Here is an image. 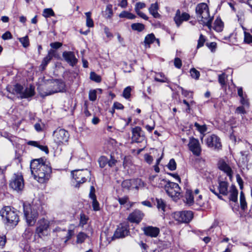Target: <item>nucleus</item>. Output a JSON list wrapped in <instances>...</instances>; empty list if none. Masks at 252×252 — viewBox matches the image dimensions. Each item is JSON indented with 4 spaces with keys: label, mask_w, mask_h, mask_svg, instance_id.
<instances>
[{
    "label": "nucleus",
    "mask_w": 252,
    "mask_h": 252,
    "mask_svg": "<svg viewBox=\"0 0 252 252\" xmlns=\"http://www.w3.org/2000/svg\"><path fill=\"white\" fill-rule=\"evenodd\" d=\"M39 207L32 203L24 204V212L27 222L29 225H33L38 217Z\"/></svg>",
    "instance_id": "obj_5"
},
{
    "label": "nucleus",
    "mask_w": 252,
    "mask_h": 252,
    "mask_svg": "<svg viewBox=\"0 0 252 252\" xmlns=\"http://www.w3.org/2000/svg\"><path fill=\"white\" fill-rule=\"evenodd\" d=\"M43 16L45 18H48L51 16H54L55 13L51 8H45L43 11Z\"/></svg>",
    "instance_id": "obj_40"
},
{
    "label": "nucleus",
    "mask_w": 252,
    "mask_h": 252,
    "mask_svg": "<svg viewBox=\"0 0 252 252\" xmlns=\"http://www.w3.org/2000/svg\"><path fill=\"white\" fill-rule=\"evenodd\" d=\"M132 184H133V188H135L136 189H138L140 188L144 187V182L140 179H133Z\"/></svg>",
    "instance_id": "obj_37"
},
{
    "label": "nucleus",
    "mask_w": 252,
    "mask_h": 252,
    "mask_svg": "<svg viewBox=\"0 0 252 252\" xmlns=\"http://www.w3.org/2000/svg\"><path fill=\"white\" fill-rule=\"evenodd\" d=\"M185 203L189 206L193 205L194 203V196L190 190L187 189L185 194Z\"/></svg>",
    "instance_id": "obj_26"
},
{
    "label": "nucleus",
    "mask_w": 252,
    "mask_h": 252,
    "mask_svg": "<svg viewBox=\"0 0 252 252\" xmlns=\"http://www.w3.org/2000/svg\"><path fill=\"white\" fill-rule=\"evenodd\" d=\"M194 126L196 129L201 134L200 139L202 141L204 136L205 133L207 130V127L206 125H200L197 123H194Z\"/></svg>",
    "instance_id": "obj_27"
},
{
    "label": "nucleus",
    "mask_w": 252,
    "mask_h": 252,
    "mask_svg": "<svg viewBox=\"0 0 252 252\" xmlns=\"http://www.w3.org/2000/svg\"><path fill=\"white\" fill-rule=\"evenodd\" d=\"M144 233L151 237H156L159 233V229L151 226L146 227L143 229Z\"/></svg>",
    "instance_id": "obj_21"
},
{
    "label": "nucleus",
    "mask_w": 252,
    "mask_h": 252,
    "mask_svg": "<svg viewBox=\"0 0 252 252\" xmlns=\"http://www.w3.org/2000/svg\"><path fill=\"white\" fill-rule=\"evenodd\" d=\"M189 150L191 152L192 154L196 157L200 156L202 148L199 140L193 137H191L189 139L188 144Z\"/></svg>",
    "instance_id": "obj_10"
},
{
    "label": "nucleus",
    "mask_w": 252,
    "mask_h": 252,
    "mask_svg": "<svg viewBox=\"0 0 252 252\" xmlns=\"http://www.w3.org/2000/svg\"><path fill=\"white\" fill-rule=\"evenodd\" d=\"M206 41V38L202 34L200 35L199 38L198 40L197 48H199L204 45V44Z\"/></svg>",
    "instance_id": "obj_50"
},
{
    "label": "nucleus",
    "mask_w": 252,
    "mask_h": 252,
    "mask_svg": "<svg viewBox=\"0 0 252 252\" xmlns=\"http://www.w3.org/2000/svg\"><path fill=\"white\" fill-rule=\"evenodd\" d=\"M245 106H241L238 107L235 111V113L237 114H244L246 113V111L245 109Z\"/></svg>",
    "instance_id": "obj_58"
},
{
    "label": "nucleus",
    "mask_w": 252,
    "mask_h": 252,
    "mask_svg": "<svg viewBox=\"0 0 252 252\" xmlns=\"http://www.w3.org/2000/svg\"><path fill=\"white\" fill-rule=\"evenodd\" d=\"M24 88L20 84H17L14 86V90L16 93L17 94L20 95V96L21 97V95L22 94Z\"/></svg>",
    "instance_id": "obj_48"
},
{
    "label": "nucleus",
    "mask_w": 252,
    "mask_h": 252,
    "mask_svg": "<svg viewBox=\"0 0 252 252\" xmlns=\"http://www.w3.org/2000/svg\"><path fill=\"white\" fill-rule=\"evenodd\" d=\"M64 83L59 80H56L50 82L47 85L46 91L40 93L42 96L52 94L58 92H63L65 90Z\"/></svg>",
    "instance_id": "obj_6"
},
{
    "label": "nucleus",
    "mask_w": 252,
    "mask_h": 252,
    "mask_svg": "<svg viewBox=\"0 0 252 252\" xmlns=\"http://www.w3.org/2000/svg\"><path fill=\"white\" fill-rule=\"evenodd\" d=\"M2 38L4 40L9 39L12 38V35L9 32H6L2 34Z\"/></svg>",
    "instance_id": "obj_63"
},
{
    "label": "nucleus",
    "mask_w": 252,
    "mask_h": 252,
    "mask_svg": "<svg viewBox=\"0 0 252 252\" xmlns=\"http://www.w3.org/2000/svg\"><path fill=\"white\" fill-rule=\"evenodd\" d=\"M34 94V87L31 85L29 87L23 89L21 98H28L33 96Z\"/></svg>",
    "instance_id": "obj_25"
},
{
    "label": "nucleus",
    "mask_w": 252,
    "mask_h": 252,
    "mask_svg": "<svg viewBox=\"0 0 252 252\" xmlns=\"http://www.w3.org/2000/svg\"><path fill=\"white\" fill-rule=\"evenodd\" d=\"M156 37L153 33H150L146 36L144 39V44L146 48H149L150 44L154 42Z\"/></svg>",
    "instance_id": "obj_28"
},
{
    "label": "nucleus",
    "mask_w": 252,
    "mask_h": 252,
    "mask_svg": "<svg viewBox=\"0 0 252 252\" xmlns=\"http://www.w3.org/2000/svg\"><path fill=\"white\" fill-rule=\"evenodd\" d=\"M131 88L130 87H127L126 88L123 93V96L126 98H128L130 96Z\"/></svg>",
    "instance_id": "obj_54"
},
{
    "label": "nucleus",
    "mask_w": 252,
    "mask_h": 252,
    "mask_svg": "<svg viewBox=\"0 0 252 252\" xmlns=\"http://www.w3.org/2000/svg\"><path fill=\"white\" fill-rule=\"evenodd\" d=\"M73 178L77 183V185L75 186L76 187H78L80 184H82L86 182V177H88L90 174V172L87 170H76L71 172Z\"/></svg>",
    "instance_id": "obj_11"
},
{
    "label": "nucleus",
    "mask_w": 252,
    "mask_h": 252,
    "mask_svg": "<svg viewBox=\"0 0 252 252\" xmlns=\"http://www.w3.org/2000/svg\"><path fill=\"white\" fill-rule=\"evenodd\" d=\"M168 169L171 171L176 169V163L174 159H171L167 165Z\"/></svg>",
    "instance_id": "obj_53"
},
{
    "label": "nucleus",
    "mask_w": 252,
    "mask_h": 252,
    "mask_svg": "<svg viewBox=\"0 0 252 252\" xmlns=\"http://www.w3.org/2000/svg\"><path fill=\"white\" fill-rule=\"evenodd\" d=\"M119 17L121 18H126L128 19H134L135 18L136 16L129 12L123 11L119 14Z\"/></svg>",
    "instance_id": "obj_35"
},
{
    "label": "nucleus",
    "mask_w": 252,
    "mask_h": 252,
    "mask_svg": "<svg viewBox=\"0 0 252 252\" xmlns=\"http://www.w3.org/2000/svg\"><path fill=\"white\" fill-rule=\"evenodd\" d=\"M49 221L45 219L39 220L37 223L35 233L39 237L48 235L49 229Z\"/></svg>",
    "instance_id": "obj_9"
},
{
    "label": "nucleus",
    "mask_w": 252,
    "mask_h": 252,
    "mask_svg": "<svg viewBox=\"0 0 252 252\" xmlns=\"http://www.w3.org/2000/svg\"><path fill=\"white\" fill-rule=\"evenodd\" d=\"M244 42L247 44H252V35L245 31H244Z\"/></svg>",
    "instance_id": "obj_42"
},
{
    "label": "nucleus",
    "mask_w": 252,
    "mask_h": 252,
    "mask_svg": "<svg viewBox=\"0 0 252 252\" xmlns=\"http://www.w3.org/2000/svg\"><path fill=\"white\" fill-rule=\"evenodd\" d=\"M157 207L158 209H161V211H164L165 204L163 200L161 199H156Z\"/></svg>",
    "instance_id": "obj_44"
},
{
    "label": "nucleus",
    "mask_w": 252,
    "mask_h": 252,
    "mask_svg": "<svg viewBox=\"0 0 252 252\" xmlns=\"http://www.w3.org/2000/svg\"><path fill=\"white\" fill-rule=\"evenodd\" d=\"M226 77L225 73H222L221 74L219 75V82L221 85L222 87L225 85Z\"/></svg>",
    "instance_id": "obj_52"
},
{
    "label": "nucleus",
    "mask_w": 252,
    "mask_h": 252,
    "mask_svg": "<svg viewBox=\"0 0 252 252\" xmlns=\"http://www.w3.org/2000/svg\"><path fill=\"white\" fill-rule=\"evenodd\" d=\"M144 159L145 161L149 164H151L153 160L152 157L148 154H145L144 155Z\"/></svg>",
    "instance_id": "obj_64"
},
{
    "label": "nucleus",
    "mask_w": 252,
    "mask_h": 252,
    "mask_svg": "<svg viewBox=\"0 0 252 252\" xmlns=\"http://www.w3.org/2000/svg\"><path fill=\"white\" fill-rule=\"evenodd\" d=\"M205 143L208 147L214 149H219L221 147L220 138L215 134H212L207 137L205 139Z\"/></svg>",
    "instance_id": "obj_14"
},
{
    "label": "nucleus",
    "mask_w": 252,
    "mask_h": 252,
    "mask_svg": "<svg viewBox=\"0 0 252 252\" xmlns=\"http://www.w3.org/2000/svg\"><path fill=\"white\" fill-rule=\"evenodd\" d=\"M195 12L199 23L210 29L213 17L210 15L209 7L207 4L205 3L198 4L196 7Z\"/></svg>",
    "instance_id": "obj_2"
},
{
    "label": "nucleus",
    "mask_w": 252,
    "mask_h": 252,
    "mask_svg": "<svg viewBox=\"0 0 252 252\" xmlns=\"http://www.w3.org/2000/svg\"><path fill=\"white\" fill-rule=\"evenodd\" d=\"M230 200L236 202L237 201L238 190L234 186L232 185L230 187Z\"/></svg>",
    "instance_id": "obj_29"
},
{
    "label": "nucleus",
    "mask_w": 252,
    "mask_h": 252,
    "mask_svg": "<svg viewBox=\"0 0 252 252\" xmlns=\"http://www.w3.org/2000/svg\"><path fill=\"white\" fill-rule=\"evenodd\" d=\"M131 29L134 31L142 32L145 28V26L141 23H134L131 25Z\"/></svg>",
    "instance_id": "obj_38"
},
{
    "label": "nucleus",
    "mask_w": 252,
    "mask_h": 252,
    "mask_svg": "<svg viewBox=\"0 0 252 252\" xmlns=\"http://www.w3.org/2000/svg\"><path fill=\"white\" fill-rule=\"evenodd\" d=\"M182 61L180 59L176 58L174 60V65L178 68H180L182 66Z\"/></svg>",
    "instance_id": "obj_60"
},
{
    "label": "nucleus",
    "mask_w": 252,
    "mask_h": 252,
    "mask_svg": "<svg viewBox=\"0 0 252 252\" xmlns=\"http://www.w3.org/2000/svg\"><path fill=\"white\" fill-rule=\"evenodd\" d=\"M128 233L127 225L126 223H121L118 226L113 236V239L124 238L128 235Z\"/></svg>",
    "instance_id": "obj_15"
},
{
    "label": "nucleus",
    "mask_w": 252,
    "mask_h": 252,
    "mask_svg": "<svg viewBox=\"0 0 252 252\" xmlns=\"http://www.w3.org/2000/svg\"><path fill=\"white\" fill-rule=\"evenodd\" d=\"M194 203H195L199 207L204 206V202L202 200V196L201 195L198 196L197 198L196 199L195 202H194Z\"/></svg>",
    "instance_id": "obj_55"
},
{
    "label": "nucleus",
    "mask_w": 252,
    "mask_h": 252,
    "mask_svg": "<svg viewBox=\"0 0 252 252\" xmlns=\"http://www.w3.org/2000/svg\"><path fill=\"white\" fill-rule=\"evenodd\" d=\"M89 196L92 199L96 198L95 195V189L94 186H91L90 188Z\"/></svg>",
    "instance_id": "obj_61"
},
{
    "label": "nucleus",
    "mask_w": 252,
    "mask_h": 252,
    "mask_svg": "<svg viewBox=\"0 0 252 252\" xmlns=\"http://www.w3.org/2000/svg\"><path fill=\"white\" fill-rule=\"evenodd\" d=\"M228 184L227 182L219 181V185L217 186V189L214 186H212L210 188V190L211 192L220 198L219 193L223 195H226L228 194Z\"/></svg>",
    "instance_id": "obj_12"
},
{
    "label": "nucleus",
    "mask_w": 252,
    "mask_h": 252,
    "mask_svg": "<svg viewBox=\"0 0 252 252\" xmlns=\"http://www.w3.org/2000/svg\"><path fill=\"white\" fill-rule=\"evenodd\" d=\"M90 79L93 80V81H94L96 82H101V77L96 74L95 72H91V73H90Z\"/></svg>",
    "instance_id": "obj_46"
},
{
    "label": "nucleus",
    "mask_w": 252,
    "mask_h": 252,
    "mask_svg": "<svg viewBox=\"0 0 252 252\" xmlns=\"http://www.w3.org/2000/svg\"><path fill=\"white\" fill-rule=\"evenodd\" d=\"M55 51L54 50L51 49L48 51L47 55L43 59L40 64V67L42 70L45 69L48 63L55 56Z\"/></svg>",
    "instance_id": "obj_22"
},
{
    "label": "nucleus",
    "mask_w": 252,
    "mask_h": 252,
    "mask_svg": "<svg viewBox=\"0 0 252 252\" xmlns=\"http://www.w3.org/2000/svg\"><path fill=\"white\" fill-rule=\"evenodd\" d=\"M87 235L83 232H80L77 236V243H82L87 238Z\"/></svg>",
    "instance_id": "obj_41"
},
{
    "label": "nucleus",
    "mask_w": 252,
    "mask_h": 252,
    "mask_svg": "<svg viewBox=\"0 0 252 252\" xmlns=\"http://www.w3.org/2000/svg\"><path fill=\"white\" fill-rule=\"evenodd\" d=\"M240 102L243 105L247 107L249 106V103L248 100L246 98V95L242 97H240Z\"/></svg>",
    "instance_id": "obj_57"
},
{
    "label": "nucleus",
    "mask_w": 252,
    "mask_h": 252,
    "mask_svg": "<svg viewBox=\"0 0 252 252\" xmlns=\"http://www.w3.org/2000/svg\"><path fill=\"white\" fill-rule=\"evenodd\" d=\"M145 6H146V5L144 3L140 2H137L135 4V11L136 12V13L137 14V15H139L140 17H141L142 18H143L144 20H148V16L146 14H145L144 13H143L140 11V10L141 9H142L144 7H145Z\"/></svg>",
    "instance_id": "obj_23"
},
{
    "label": "nucleus",
    "mask_w": 252,
    "mask_h": 252,
    "mask_svg": "<svg viewBox=\"0 0 252 252\" xmlns=\"http://www.w3.org/2000/svg\"><path fill=\"white\" fill-rule=\"evenodd\" d=\"M98 162L100 167L103 168L108 164V158L104 156H102L99 158Z\"/></svg>",
    "instance_id": "obj_45"
},
{
    "label": "nucleus",
    "mask_w": 252,
    "mask_h": 252,
    "mask_svg": "<svg viewBox=\"0 0 252 252\" xmlns=\"http://www.w3.org/2000/svg\"><path fill=\"white\" fill-rule=\"evenodd\" d=\"M18 40L24 48L28 47L30 45L29 39L28 35L19 38Z\"/></svg>",
    "instance_id": "obj_39"
},
{
    "label": "nucleus",
    "mask_w": 252,
    "mask_h": 252,
    "mask_svg": "<svg viewBox=\"0 0 252 252\" xmlns=\"http://www.w3.org/2000/svg\"><path fill=\"white\" fill-rule=\"evenodd\" d=\"M34 127L37 132L42 131L45 127V124L41 119H38L37 122L34 124Z\"/></svg>",
    "instance_id": "obj_33"
},
{
    "label": "nucleus",
    "mask_w": 252,
    "mask_h": 252,
    "mask_svg": "<svg viewBox=\"0 0 252 252\" xmlns=\"http://www.w3.org/2000/svg\"><path fill=\"white\" fill-rule=\"evenodd\" d=\"M174 217L177 221L181 222H189L193 218V213L190 211L176 212Z\"/></svg>",
    "instance_id": "obj_13"
},
{
    "label": "nucleus",
    "mask_w": 252,
    "mask_h": 252,
    "mask_svg": "<svg viewBox=\"0 0 252 252\" xmlns=\"http://www.w3.org/2000/svg\"><path fill=\"white\" fill-rule=\"evenodd\" d=\"M122 187L124 190H128L133 188L132 180H126L122 183Z\"/></svg>",
    "instance_id": "obj_32"
},
{
    "label": "nucleus",
    "mask_w": 252,
    "mask_h": 252,
    "mask_svg": "<svg viewBox=\"0 0 252 252\" xmlns=\"http://www.w3.org/2000/svg\"><path fill=\"white\" fill-rule=\"evenodd\" d=\"M9 186L17 192L22 190L24 187V182L22 175L19 173L14 174L10 182Z\"/></svg>",
    "instance_id": "obj_8"
},
{
    "label": "nucleus",
    "mask_w": 252,
    "mask_h": 252,
    "mask_svg": "<svg viewBox=\"0 0 252 252\" xmlns=\"http://www.w3.org/2000/svg\"><path fill=\"white\" fill-rule=\"evenodd\" d=\"M240 206L242 210H245L247 208V204L246 201L245 196L243 191H241L240 194Z\"/></svg>",
    "instance_id": "obj_34"
},
{
    "label": "nucleus",
    "mask_w": 252,
    "mask_h": 252,
    "mask_svg": "<svg viewBox=\"0 0 252 252\" xmlns=\"http://www.w3.org/2000/svg\"><path fill=\"white\" fill-rule=\"evenodd\" d=\"M219 168L223 171L229 177L230 180L232 178L233 172L231 167L223 160H220L218 163Z\"/></svg>",
    "instance_id": "obj_19"
},
{
    "label": "nucleus",
    "mask_w": 252,
    "mask_h": 252,
    "mask_svg": "<svg viewBox=\"0 0 252 252\" xmlns=\"http://www.w3.org/2000/svg\"><path fill=\"white\" fill-rule=\"evenodd\" d=\"M89 98L90 100L94 101L96 99V91L95 90H91L89 93Z\"/></svg>",
    "instance_id": "obj_49"
},
{
    "label": "nucleus",
    "mask_w": 252,
    "mask_h": 252,
    "mask_svg": "<svg viewBox=\"0 0 252 252\" xmlns=\"http://www.w3.org/2000/svg\"><path fill=\"white\" fill-rule=\"evenodd\" d=\"M86 16V26L89 28H92L94 26V21L91 18V12H87L85 13Z\"/></svg>",
    "instance_id": "obj_36"
},
{
    "label": "nucleus",
    "mask_w": 252,
    "mask_h": 252,
    "mask_svg": "<svg viewBox=\"0 0 252 252\" xmlns=\"http://www.w3.org/2000/svg\"><path fill=\"white\" fill-rule=\"evenodd\" d=\"M155 80L157 82L164 83L167 82L168 79L162 73H156Z\"/></svg>",
    "instance_id": "obj_31"
},
{
    "label": "nucleus",
    "mask_w": 252,
    "mask_h": 252,
    "mask_svg": "<svg viewBox=\"0 0 252 252\" xmlns=\"http://www.w3.org/2000/svg\"><path fill=\"white\" fill-rule=\"evenodd\" d=\"M158 5L157 2L152 3L149 8L150 13L156 18H158L160 17V14L158 12Z\"/></svg>",
    "instance_id": "obj_24"
},
{
    "label": "nucleus",
    "mask_w": 252,
    "mask_h": 252,
    "mask_svg": "<svg viewBox=\"0 0 252 252\" xmlns=\"http://www.w3.org/2000/svg\"><path fill=\"white\" fill-rule=\"evenodd\" d=\"M144 216V214L142 211L139 210H135L129 215L128 220L131 222L138 223L142 220Z\"/></svg>",
    "instance_id": "obj_18"
},
{
    "label": "nucleus",
    "mask_w": 252,
    "mask_h": 252,
    "mask_svg": "<svg viewBox=\"0 0 252 252\" xmlns=\"http://www.w3.org/2000/svg\"><path fill=\"white\" fill-rule=\"evenodd\" d=\"M141 128L139 126L133 128L132 130V140L135 142L139 143L142 142L144 138L141 134Z\"/></svg>",
    "instance_id": "obj_20"
},
{
    "label": "nucleus",
    "mask_w": 252,
    "mask_h": 252,
    "mask_svg": "<svg viewBox=\"0 0 252 252\" xmlns=\"http://www.w3.org/2000/svg\"><path fill=\"white\" fill-rule=\"evenodd\" d=\"M0 215L6 223L11 225H16L19 221L17 211L10 206H5L0 211Z\"/></svg>",
    "instance_id": "obj_4"
},
{
    "label": "nucleus",
    "mask_w": 252,
    "mask_h": 252,
    "mask_svg": "<svg viewBox=\"0 0 252 252\" xmlns=\"http://www.w3.org/2000/svg\"><path fill=\"white\" fill-rule=\"evenodd\" d=\"M31 170L34 178L40 183L47 181L51 173V168L43 158L35 159L31 162Z\"/></svg>",
    "instance_id": "obj_1"
},
{
    "label": "nucleus",
    "mask_w": 252,
    "mask_h": 252,
    "mask_svg": "<svg viewBox=\"0 0 252 252\" xmlns=\"http://www.w3.org/2000/svg\"><path fill=\"white\" fill-rule=\"evenodd\" d=\"M213 28L217 32H220L222 31L223 24L220 18H217L215 20Z\"/></svg>",
    "instance_id": "obj_30"
},
{
    "label": "nucleus",
    "mask_w": 252,
    "mask_h": 252,
    "mask_svg": "<svg viewBox=\"0 0 252 252\" xmlns=\"http://www.w3.org/2000/svg\"><path fill=\"white\" fill-rule=\"evenodd\" d=\"M190 18L189 15L186 12L181 13L179 9H178L174 18V20L178 27H179L184 21H187Z\"/></svg>",
    "instance_id": "obj_16"
},
{
    "label": "nucleus",
    "mask_w": 252,
    "mask_h": 252,
    "mask_svg": "<svg viewBox=\"0 0 252 252\" xmlns=\"http://www.w3.org/2000/svg\"><path fill=\"white\" fill-rule=\"evenodd\" d=\"M63 57L72 66H74L78 62V60L75 57L74 53L71 51L64 52L63 53Z\"/></svg>",
    "instance_id": "obj_17"
},
{
    "label": "nucleus",
    "mask_w": 252,
    "mask_h": 252,
    "mask_svg": "<svg viewBox=\"0 0 252 252\" xmlns=\"http://www.w3.org/2000/svg\"><path fill=\"white\" fill-rule=\"evenodd\" d=\"M158 181L159 183L158 186L159 188H164L166 192L170 197L175 200L179 198L181 189L178 184L161 179H159Z\"/></svg>",
    "instance_id": "obj_3"
},
{
    "label": "nucleus",
    "mask_w": 252,
    "mask_h": 252,
    "mask_svg": "<svg viewBox=\"0 0 252 252\" xmlns=\"http://www.w3.org/2000/svg\"><path fill=\"white\" fill-rule=\"evenodd\" d=\"M88 220V218L84 214H81L80 225L83 226L84 225L86 224Z\"/></svg>",
    "instance_id": "obj_56"
},
{
    "label": "nucleus",
    "mask_w": 252,
    "mask_h": 252,
    "mask_svg": "<svg viewBox=\"0 0 252 252\" xmlns=\"http://www.w3.org/2000/svg\"><path fill=\"white\" fill-rule=\"evenodd\" d=\"M208 48L211 50L212 52H214L217 47V44L215 42H211L207 44Z\"/></svg>",
    "instance_id": "obj_62"
},
{
    "label": "nucleus",
    "mask_w": 252,
    "mask_h": 252,
    "mask_svg": "<svg viewBox=\"0 0 252 252\" xmlns=\"http://www.w3.org/2000/svg\"><path fill=\"white\" fill-rule=\"evenodd\" d=\"M105 12L107 15V18H110L113 15L112 5L111 4L107 5Z\"/></svg>",
    "instance_id": "obj_51"
},
{
    "label": "nucleus",
    "mask_w": 252,
    "mask_h": 252,
    "mask_svg": "<svg viewBox=\"0 0 252 252\" xmlns=\"http://www.w3.org/2000/svg\"><path fill=\"white\" fill-rule=\"evenodd\" d=\"M190 75L192 78L198 80L200 76V72L195 68H192L190 70Z\"/></svg>",
    "instance_id": "obj_43"
},
{
    "label": "nucleus",
    "mask_w": 252,
    "mask_h": 252,
    "mask_svg": "<svg viewBox=\"0 0 252 252\" xmlns=\"http://www.w3.org/2000/svg\"><path fill=\"white\" fill-rule=\"evenodd\" d=\"M53 140L58 146L66 145L69 138L68 132L63 128H58L53 132Z\"/></svg>",
    "instance_id": "obj_7"
},
{
    "label": "nucleus",
    "mask_w": 252,
    "mask_h": 252,
    "mask_svg": "<svg viewBox=\"0 0 252 252\" xmlns=\"http://www.w3.org/2000/svg\"><path fill=\"white\" fill-rule=\"evenodd\" d=\"M92 200H93L92 205H93L94 210V211L99 210V203L97 201L96 199L94 198Z\"/></svg>",
    "instance_id": "obj_59"
},
{
    "label": "nucleus",
    "mask_w": 252,
    "mask_h": 252,
    "mask_svg": "<svg viewBox=\"0 0 252 252\" xmlns=\"http://www.w3.org/2000/svg\"><path fill=\"white\" fill-rule=\"evenodd\" d=\"M131 164V157L130 156H126L124 158L123 166L125 168L129 167Z\"/></svg>",
    "instance_id": "obj_47"
}]
</instances>
